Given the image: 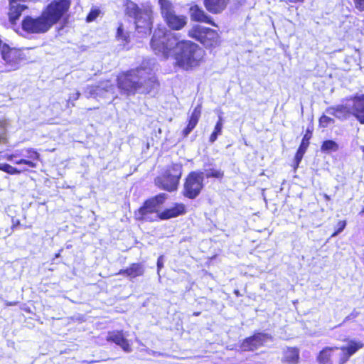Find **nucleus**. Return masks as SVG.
I'll use <instances>...</instances> for the list:
<instances>
[{"label":"nucleus","instance_id":"393cba45","mask_svg":"<svg viewBox=\"0 0 364 364\" xmlns=\"http://www.w3.org/2000/svg\"><path fill=\"white\" fill-rule=\"evenodd\" d=\"M219 43V36L217 31L212 29L208 31L205 38L203 39V45L205 47H213Z\"/></svg>","mask_w":364,"mask_h":364},{"label":"nucleus","instance_id":"9d476101","mask_svg":"<svg viewBox=\"0 0 364 364\" xmlns=\"http://www.w3.org/2000/svg\"><path fill=\"white\" fill-rule=\"evenodd\" d=\"M326 112L330 115L334 116L338 119H347L350 115H352L350 98L346 99L341 105L327 108L326 109Z\"/></svg>","mask_w":364,"mask_h":364},{"label":"nucleus","instance_id":"37998d69","mask_svg":"<svg viewBox=\"0 0 364 364\" xmlns=\"http://www.w3.org/2000/svg\"><path fill=\"white\" fill-rule=\"evenodd\" d=\"M164 267V256L161 255L157 260V269L158 273L161 270V269Z\"/></svg>","mask_w":364,"mask_h":364},{"label":"nucleus","instance_id":"6e6552de","mask_svg":"<svg viewBox=\"0 0 364 364\" xmlns=\"http://www.w3.org/2000/svg\"><path fill=\"white\" fill-rule=\"evenodd\" d=\"M204 172L191 171L184 183L183 195L190 198H196L201 192L204 185Z\"/></svg>","mask_w":364,"mask_h":364},{"label":"nucleus","instance_id":"3c124183","mask_svg":"<svg viewBox=\"0 0 364 364\" xmlns=\"http://www.w3.org/2000/svg\"><path fill=\"white\" fill-rule=\"evenodd\" d=\"M235 294H237V296L239 295V291H238V290L235 291Z\"/></svg>","mask_w":364,"mask_h":364},{"label":"nucleus","instance_id":"4c0bfd02","mask_svg":"<svg viewBox=\"0 0 364 364\" xmlns=\"http://www.w3.org/2000/svg\"><path fill=\"white\" fill-rule=\"evenodd\" d=\"M306 151H304L302 150H300V149H298L296 153V155H295V157H294V170H296L300 162L301 161L302 159H303V156H304V154H305Z\"/></svg>","mask_w":364,"mask_h":364},{"label":"nucleus","instance_id":"603ef678","mask_svg":"<svg viewBox=\"0 0 364 364\" xmlns=\"http://www.w3.org/2000/svg\"><path fill=\"white\" fill-rule=\"evenodd\" d=\"M199 314H200V313H199V312H196V313H194V315H195V316H198Z\"/></svg>","mask_w":364,"mask_h":364},{"label":"nucleus","instance_id":"f257e3e1","mask_svg":"<svg viewBox=\"0 0 364 364\" xmlns=\"http://www.w3.org/2000/svg\"><path fill=\"white\" fill-rule=\"evenodd\" d=\"M154 65V60H145L139 68L118 76L119 89L124 90L127 95L136 92L144 94L154 92L159 87V83L152 74Z\"/></svg>","mask_w":364,"mask_h":364},{"label":"nucleus","instance_id":"5701e85b","mask_svg":"<svg viewBox=\"0 0 364 364\" xmlns=\"http://www.w3.org/2000/svg\"><path fill=\"white\" fill-rule=\"evenodd\" d=\"M299 360V351L296 348H287L284 350L282 362L289 364H296Z\"/></svg>","mask_w":364,"mask_h":364},{"label":"nucleus","instance_id":"79ce46f5","mask_svg":"<svg viewBox=\"0 0 364 364\" xmlns=\"http://www.w3.org/2000/svg\"><path fill=\"white\" fill-rule=\"evenodd\" d=\"M356 9L361 11H364V0H353Z\"/></svg>","mask_w":364,"mask_h":364},{"label":"nucleus","instance_id":"20e7f679","mask_svg":"<svg viewBox=\"0 0 364 364\" xmlns=\"http://www.w3.org/2000/svg\"><path fill=\"white\" fill-rule=\"evenodd\" d=\"M204 51L196 43L190 41H178L174 51L176 64L185 70L199 65Z\"/></svg>","mask_w":364,"mask_h":364},{"label":"nucleus","instance_id":"7ed1b4c3","mask_svg":"<svg viewBox=\"0 0 364 364\" xmlns=\"http://www.w3.org/2000/svg\"><path fill=\"white\" fill-rule=\"evenodd\" d=\"M123 6L126 15L134 18L137 33L141 34V36L150 34L153 23L151 6L146 4L139 8L131 0H124Z\"/></svg>","mask_w":364,"mask_h":364},{"label":"nucleus","instance_id":"c85d7f7f","mask_svg":"<svg viewBox=\"0 0 364 364\" xmlns=\"http://www.w3.org/2000/svg\"><path fill=\"white\" fill-rule=\"evenodd\" d=\"M115 345L119 346L125 352L132 350L129 341L119 333H115Z\"/></svg>","mask_w":364,"mask_h":364},{"label":"nucleus","instance_id":"f03ea898","mask_svg":"<svg viewBox=\"0 0 364 364\" xmlns=\"http://www.w3.org/2000/svg\"><path fill=\"white\" fill-rule=\"evenodd\" d=\"M70 0H55L51 1L38 18L26 16L22 21L24 31L32 33L46 32L56 23L68 11Z\"/></svg>","mask_w":364,"mask_h":364},{"label":"nucleus","instance_id":"de8ad7c7","mask_svg":"<svg viewBox=\"0 0 364 364\" xmlns=\"http://www.w3.org/2000/svg\"><path fill=\"white\" fill-rule=\"evenodd\" d=\"M324 198H326V200H330V197L327 195V194H325L324 195Z\"/></svg>","mask_w":364,"mask_h":364},{"label":"nucleus","instance_id":"cd10ccee","mask_svg":"<svg viewBox=\"0 0 364 364\" xmlns=\"http://www.w3.org/2000/svg\"><path fill=\"white\" fill-rule=\"evenodd\" d=\"M223 127V118L219 116L218 120L215 126L214 130L209 138V142L213 144L218 139V136L221 135Z\"/></svg>","mask_w":364,"mask_h":364},{"label":"nucleus","instance_id":"aec40b11","mask_svg":"<svg viewBox=\"0 0 364 364\" xmlns=\"http://www.w3.org/2000/svg\"><path fill=\"white\" fill-rule=\"evenodd\" d=\"M229 0H204L205 9L212 14H219L227 6Z\"/></svg>","mask_w":364,"mask_h":364},{"label":"nucleus","instance_id":"4be33fe9","mask_svg":"<svg viewBox=\"0 0 364 364\" xmlns=\"http://www.w3.org/2000/svg\"><path fill=\"white\" fill-rule=\"evenodd\" d=\"M211 30V28H206L200 25H196L188 31V36L203 43V39L205 38L208 31Z\"/></svg>","mask_w":364,"mask_h":364},{"label":"nucleus","instance_id":"a19ab883","mask_svg":"<svg viewBox=\"0 0 364 364\" xmlns=\"http://www.w3.org/2000/svg\"><path fill=\"white\" fill-rule=\"evenodd\" d=\"M80 95V93L79 92H76L75 93L70 95L68 100V104L69 105L70 103H71L72 106H74V104L72 102L77 100L79 98Z\"/></svg>","mask_w":364,"mask_h":364},{"label":"nucleus","instance_id":"b1692460","mask_svg":"<svg viewBox=\"0 0 364 364\" xmlns=\"http://www.w3.org/2000/svg\"><path fill=\"white\" fill-rule=\"evenodd\" d=\"M105 88L106 86L104 85V83H102L100 85L97 86H87L85 91V95L87 98H96L102 95L105 92H109V90H106Z\"/></svg>","mask_w":364,"mask_h":364},{"label":"nucleus","instance_id":"58836bf2","mask_svg":"<svg viewBox=\"0 0 364 364\" xmlns=\"http://www.w3.org/2000/svg\"><path fill=\"white\" fill-rule=\"evenodd\" d=\"M309 139L310 136H308L307 134H305L298 149L306 151L309 144Z\"/></svg>","mask_w":364,"mask_h":364},{"label":"nucleus","instance_id":"2eb2a0df","mask_svg":"<svg viewBox=\"0 0 364 364\" xmlns=\"http://www.w3.org/2000/svg\"><path fill=\"white\" fill-rule=\"evenodd\" d=\"M186 213V207L182 203H176L173 207L165 209L160 212L159 219L168 220L176 218Z\"/></svg>","mask_w":364,"mask_h":364},{"label":"nucleus","instance_id":"f8f14e48","mask_svg":"<svg viewBox=\"0 0 364 364\" xmlns=\"http://www.w3.org/2000/svg\"><path fill=\"white\" fill-rule=\"evenodd\" d=\"M352 115L360 123L364 124V94L355 95L350 98Z\"/></svg>","mask_w":364,"mask_h":364},{"label":"nucleus","instance_id":"bb28decb","mask_svg":"<svg viewBox=\"0 0 364 364\" xmlns=\"http://www.w3.org/2000/svg\"><path fill=\"white\" fill-rule=\"evenodd\" d=\"M16 155L17 156H22L23 159H29L32 160H39L40 154L32 148H28L23 150H16Z\"/></svg>","mask_w":364,"mask_h":364},{"label":"nucleus","instance_id":"864d4df0","mask_svg":"<svg viewBox=\"0 0 364 364\" xmlns=\"http://www.w3.org/2000/svg\"><path fill=\"white\" fill-rule=\"evenodd\" d=\"M362 212L364 213V208L363 209Z\"/></svg>","mask_w":364,"mask_h":364},{"label":"nucleus","instance_id":"ea45409f","mask_svg":"<svg viewBox=\"0 0 364 364\" xmlns=\"http://www.w3.org/2000/svg\"><path fill=\"white\" fill-rule=\"evenodd\" d=\"M346 222L345 220L339 221L338 223V229L332 234L331 237H336L340 234L346 228Z\"/></svg>","mask_w":364,"mask_h":364},{"label":"nucleus","instance_id":"8fccbe9b","mask_svg":"<svg viewBox=\"0 0 364 364\" xmlns=\"http://www.w3.org/2000/svg\"><path fill=\"white\" fill-rule=\"evenodd\" d=\"M360 149L362 150L363 153L364 154V146H361Z\"/></svg>","mask_w":364,"mask_h":364},{"label":"nucleus","instance_id":"dca6fc26","mask_svg":"<svg viewBox=\"0 0 364 364\" xmlns=\"http://www.w3.org/2000/svg\"><path fill=\"white\" fill-rule=\"evenodd\" d=\"M25 0H9V21L12 23H15L16 20L19 18L22 11L26 9V6L21 4L20 1H24Z\"/></svg>","mask_w":364,"mask_h":364},{"label":"nucleus","instance_id":"a878e982","mask_svg":"<svg viewBox=\"0 0 364 364\" xmlns=\"http://www.w3.org/2000/svg\"><path fill=\"white\" fill-rule=\"evenodd\" d=\"M159 4L160 6L161 14L163 18H165L175 13L173 6L169 0H159Z\"/></svg>","mask_w":364,"mask_h":364},{"label":"nucleus","instance_id":"ddd939ff","mask_svg":"<svg viewBox=\"0 0 364 364\" xmlns=\"http://www.w3.org/2000/svg\"><path fill=\"white\" fill-rule=\"evenodd\" d=\"M155 181L159 188L169 192L176 190L179 183L177 176H173L168 173L163 177L157 178Z\"/></svg>","mask_w":364,"mask_h":364},{"label":"nucleus","instance_id":"412c9836","mask_svg":"<svg viewBox=\"0 0 364 364\" xmlns=\"http://www.w3.org/2000/svg\"><path fill=\"white\" fill-rule=\"evenodd\" d=\"M338 347H325L318 353L316 360L318 364H333L332 356Z\"/></svg>","mask_w":364,"mask_h":364},{"label":"nucleus","instance_id":"1a4fd4ad","mask_svg":"<svg viewBox=\"0 0 364 364\" xmlns=\"http://www.w3.org/2000/svg\"><path fill=\"white\" fill-rule=\"evenodd\" d=\"M271 340V336L265 333H255L252 336L245 339L241 348L245 351H253L262 346L266 342Z\"/></svg>","mask_w":364,"mask_h":364},{"label":"nucleus","instance_id":"6ab92c4d","mask_svg":"<svg viewBox=\"0 0 364 364\" xmlns=\"http://www.w3.org/2000/svg\"><path fill=\"white\" fill-rule=\"evenodd\" d=\"M201 114V106L198 105L196 106L193 112H191V114L188 119V123L186 127L183 130V135L184 137H186L191 131L196 127L197 125L199 119L200 117Z\"/></svg>","mask_w":364,"mask_h":364},{"label":"nucleus","instance_id":"c03bdc74","mask_svg":"<svg viewBox=\"0 0 364 364\" xmlns=\"http://www.w3.org/2000/svg\"><path fill=\"white\" fill-rule=\"evenodd\" d=\"M15 157H17V155H16V151H14V153L10 154V155H8L7 156V159L9 161H12L14 158Z\"/></svg>","mask_w":364,"mask_h":364},{"label":"nucleus","instance_id":"72a5a7b5","mask_svg":"<svg viewBox=\"0 0 364 364\" xmlns=\"http://www.w3.org/2000/svg\"><path fill=\"white\" fill-rule=\"evenodd\" d=\"M168 174L177 176V179L180 180L182 174V166L181 164H173Z\"/></svg>","mask_w":364,"mask_h":364},{"label":"nucleus","instance_id":"9b49d317","mask_svg":"<svg viewBox=\"0 0 364 364\" xmlns=\"http://www.w3.org/2000/svg\"><path fill=\"white\" fill-rule=\"evenodd\" d=\"M363 347V343L362 342L355 340L349 341L347 346L338 347V350L341 351L339 355L338 363L345 364L353 355Z\"/></svg>","mask_w":364,"mask_h":364},{"label":"nucleus","instance_id":"f704fd0d","mask_svg":"<svg viewBox=\"0 0 364 364\" xmlns=\"http://www.w3.org/2000/svg\"><path fill=\"white\" fill-rule=\"evenodd\" d=\"M100 14V10L97 8H92L90 13L87 14L86 21L87 22H92L95 21Z\"/></svg>","mask_w":364,"mask_h":364},{"label":"nucleus","instance_id":"a18cd8bd","mask_svg":"<svg viewBox=\"0 0 364 364\" xmlns=\"http://www.w3.org/2000/svg\"><path fill=\"white\" fill-rule=\"evenodd\" d=\"M13 223H14V220H13ZM19 224V220H16V223H14L13 226L14 227L15 225H17Z\"/></svg>","mask_w":364,"mask_h":364},{"label":"nucleus","instance_id":"c756f323","mask_svg":"<svg viewBox=\"0 0 364 364\" xmlns=\"http://www.w3.org/2000/svg\"><path fill=\"white\" fill-rule=\"evenodd\" d=\"M338 149V144L333 140L324 141L321 147V151L324 152L337 151Z\"/></svg>","mask_w":364,"mask_h":364},{"label":"nucleus","instance_id":"c9c22d12","mask_svg":"<svg viewBox=\"0 0 364 364\" xmlns=\"http://www.w3.org/2000/svg\"><path fill=\"white\" fill-rule=\"evenodd\" d=\"M34 161L35 160L24 158V159L14 161V163L16 164H18V165L26 164V165H28L31 168H36L37 166V164Z\"/></svg>","mask_w":364,"mask_h":364},{"label":"nucleus","instance_id":"e433bc0d","mask_svg":"<svg viewBox=\"0 0 364 364\" xmlns=\"http://www.w3.org/2000/svg\"><path fill=\"white\" fill-rule=\"evenodd\" d=\"M334 119L326 115H322L319 119V124L322 127H327L329 124H333Z\"/></svg>","mask_w":364,"mask_h":364},{"label":"nucleus","instance_id":"39448f33","mask_svg":"<svg viewBox=\"0 0 364 364\" xmlns=\"http://www.w3.org/2000/svg\"><path fill=\"white\" fill-rule=\"evenodd\" d=\"M178 41L176 33L167 31L165 28H159L154 31L151 40V47L156 55L167 58L171 50L176 48Z\"/></svg>","mask_w":364,"mask_h":364},{"label":"nucleus","instance_id":"423d86ee","mask_svg":"<svg viewBox=\"0 0 364 364\" xmlns=\"http://www.w3.org/2000/svg\"><path fill=\"white\" fill-rule=\"evenodd\" d=\"M168 198L166 193H160L147 199L143 205L135 213L137 220H156L159 218V210Z\"/></svg>","mask_w":364,"mask_h":364},{"label":"nucleus","instance_id":"09e8293b","mask_svg":"<svg viewBox=\"0 0 364 364\" xmlns=\"http://www.w3.org/2000/svg\"><path fill=\"white\" fill-rule=\"evenodd\" d=\"M60 252H58V253H57V254L55 255V258H57V257H60Z\"/></svg>","mask_w":364,"mask_h":364},{"label":"nucleus","instance_id":"a211bd4d","mask_svg":"<svg viewBox=\"0 0 364 364\" xmlns=\"http://www.w3.org/2000/svg\"><path fill=\"white\" fill-rule=\"evenodd\" d=\"M115 41L121 43L120 44L115 46V49L118 51L128 50L130 48V46H128L130 42L129 33L127 31H124L122 26H119L117 28Z\"/></svg>","mask_w":364,"mask_h":364},{"label":"nucleus","instance_id":"7c9ffc66","mask_svg":"<svg viewBox=\"0 0 364 364\" xmlns=\"http://www.w3.org/2000/svg\"><path fill=\"white\" fill-rule=\"evenodd\" d=\"M142 272V267L141 265L137 264H134L129 268L126 269V273L131 277H136L141 275Z\"/></svg>","mask_w":364,"mask_h":364},{"label":"nucleus","instance_id":"2f4dec72","mask_svg":"<svg viewBox=\"0 0 364 364\" xmlns=\"http://www.w3.org/2000/svg\"><path fill=\"white\" fill-rule=\"evenodd\" d=\"M0 170L12 175L19 174L21 173L20 170L8 164H0Z\"/></svg>","mask_w":364,"mask_h":364},{"label":"nucleus","instance_id":"4468645a","mask_svg":"<svg viewBox=\"0 0 364 364\" xmlns=\"http://www.w3.org/2000/svg\"><path fill=\"white\" fill-rule=\"evenodd\" d=\"M166 25L172 30H181L187 24V17L183 15H177L176 13L164 18Z\"/></svg>","mask_w":364,"mask_h":364},{"label":"nucleus","instance_id":"0eeeda50","mask_svg":"<svg viewBox=\"0 0 364 364\" xmlns=\"http://www.w3.org/2000/svg\"><path fill=\"white\" fill-rule=\"evenodd\" d=\"M22 55L20 50L11 48L4 43L0 53V72H11L18 70L23 60Z\"/></svg>","mask_w":364,"mask_h":364},{"label":"nucleus","instance_id":"49530a36","mask_svg":"<svg viewBox=\"0 0 364 364\" xmlns=\"http://www.w3.org/2000/svg\"><path fill=\"white\" fill-rule=\"evenodd\" d=\"M291 2H298V1H303L304 0H289Z\"/></svg>","mask_w":364,"mask_h":364},{"label":"nucleus","instance_id":"f3484780","mask_svg":"<svg viewBox=\"0 0 364 364\" xmlns=\"http://www.w3.org/2000/svg\"><path fill=\"white\" fill-rule=\"evenodd\" d=\"M189 12L191 20L194 21L208 23L216 26L215 23L211 21L210 17L208 16L198 5L192 6L189 9Z\"/></svg>","mask_w":364,"mask_h":364},{"label":"nucleus","instance_id":"473e14b6","mask_svg":"<svg viewBox=\"0 0 364 364\" xmlns=\"http://www.w3.org/2000/svg\"><path fill=\"white\" fill-rule=\"evenodd\" d=\"M224 176V173L221 170L210 169L205 171V177L221 178Z\"/></svg>","mask_w":364,"mask_h":364}]
</instances>
